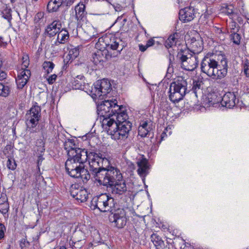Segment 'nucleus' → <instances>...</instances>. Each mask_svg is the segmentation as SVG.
Listing matches in <instances>:
<instances>
[{
  "instance_id": "13",
  "label": "nucleus",
  "mask_w": 249,
  "mask_h": 249,
  "mask_svg": "<svg viewBox=\"0 0 249 249\" xmlns=\"http://www.w3.org/2000/svg\"><path fill=\"white\" fill-rule=\"evenodd\" d=\"M25 118L27 128L24 138L27 142H31L32 141V137H33L34 133L36 132V130L34 128L38 124L39 119L32 118L29 115H26Z\"/></svg>"
},
{
  "instance_id": "9",
  "label": "nucleus",
  "mask_w": 249,
  "mask_h": 249,
  "mask_svg": "<svg viewBox=\"0 0 249 249\" xmlns=\"http://www.w3.org/2000/svg\"><path fill=\"white\" fill-rule=\"evenodd\" d=\"M219 57V54L208 53L202 59L201 62V71L208 76L214 78L215 68L217 66L216 60Z\"/></svg>"
},
{
  "instance_id": "31",
  "label": "nucleus",
  "mask_w": 249,
  "mask_h": 249,
  "mask_svg": "<svg viewBox=\"0 0 249 249\" xmlns=\"http://www.w3.org/2000/svg\"><path fill=\"white\" fill-rule=\"evenodd\" d=\"M69 38L68 32L64 29L60 30L58 33L57 40L60 43H64Z\"/></svg>"
},
{
  "instance_id": "58",
  "label": "nucleus",
  "mask_w": 249,
  "mask_h": 249,
  "mask_svg": "<svg viewBox=\"0 0 249 249\" xmlns=\"http://www.w3.org/2000/svg\"><path fill=\"white\" fill-rule=\"evenodd\" d=\"M110 4H111L113 6L116 11H119L121 10V6L120 5L117 4L116 5H115L114 4H112L111 3Z\"/></svg>"
},
{
  "instance_id": "32",
  "label": "nucleus",
  "mask_w": 249,
  "mask_h": 249,
  "mask_svg": "<svg viewBox=\"0 0 249 249\" xmlns=\"http://www.w3.org/2000/svg\"><path fill=\"white\" fill-rule=\"evenodd\" d=\"M85 243L86 240L84 239L75 241L70 240L69 242L70 245L72 249H80L85 245Z\"/></svg>"
},
{
  "instance_id": "16",
  "label": "nucleus",
  "mask_w": 249,
  "mask_h": 249,
  "mask_svg": "<svg viewBox=\"0 0 249 249\" xmlns=\"http://www.w3.org/2000/svg\"><path fill=\"white\" fill-rule=\"evenodd\" d=\"M196 11L192 6L185 7L180 10L178 14L179 18L184 22L192 21L196 17Z\"/></svg>"
},
{
  "instance_id": "51",
  "label": "nucleus",
  "mask_w": 249,
  "mask_h": 249,
  "mask_svg": "<svg viewBox=\"0 0 249 249\" xmlns=\"http://www.w3.org/2000/svg\"><path fill=\"white\" fill-rule=\"evenodd\" d=\"M23 62H22V67L24 68V69H26V68L28 67L29 65V58L27 56L23 57L22 58Z\"/></svg>"
},
{
  "instance_id": "2",
  "label": "nucleus",
  "mask_w": 249,
  "mask_h": 249,
  "mask_svg": "<svg viewBox=\"0 0 249 249\" xmlns=\"http://www.w3.org/2000/svg\"><path fill=\"white\" fill-rule=\"evenodd\" d=\"M101 167L95 173V180L101 185L110 187L113 195L120 196L125 194L128 188L120 170L109 165Z\"/></svg>"
},
{
  "instance_id": "38",
  "label": "nucleus",
  "mask_w": 249,
  "mask_h": 249,
  "mask_svg": "<svg viewBox=\"0 0 249 249\" xmlns=\"http://www.w3.org/2000/svg\"><path fill=\"white\" fill-rule=\"evenodd\" d=\"M43 68L47 73L51 72L54 68V64L51 61H45L43 63Z\"/></svg>"
},
{
  "instance_id": "1",
  "label": "nucleus",
  "mask_w": 249,
  "mask_h": 249,
  "mask_svg": "<svg viewBox=\"0 0 249 249\" xmlns=\"http://www.w3.org/2000/svg\"><path fill=\"white\" fill-rule=\"evenodd\" d=\"M83 154L73 157H68L65 162V169L67 173L71 177L77 178L78 173L82 167L83 164L88 160L89 165V170L95 178V173L98 172L103 166L109 165L108 159L101 153L94 152H83Z\"/></svg>"
},
{
  "instance_id": "28",
  "label": "nucleus",
  "mask_w": 249,
  "mask_h": 249,
  "mask_svg": "<svg viewBox=\"0 0 249 249\" xmlns=\"http://www.w3.org/2000/svg\"><path fill=\"white\" fill-rule=\"evenodd\" d=\"M80 178L83 183H87L90 178V174L88 169H85L83 166L79 172L78 173L77 178Z\"/></svg>"
},
{
  "instance_id": "27",
  "label": "nucleus",
  "mask_w": 249,
  "mask_h": 249,
  "mask_svg": "<svg viewBox=\"0 0 249 249\" xmlns=\"http://www.w3.org/2000/svg\"><path fill=\"white\" fill-rule=\"evenodd\" d=\"M62 4V2L57 0H50L48 3L47 8L50 13L56 12Z\"/></svg>"
},
{
  "instance_id": "10",
  "label": "nucleus",
  "mask_w": 249,
  "mask_h": 249,
  "mask_svg": "<svg viewBox=\"0 0 249 249\" xmlns=\"http://www.w3.org/2000/svg\"><path fill=\"white\" fill-rule=\"evenodd\" d=\"M108 218L109 221L114 223V226L118 228H123L125 226L127 222L126 212L123 209H114L110 212Z\"/></svg>"
},
{
  "instance_id": "46",
  "label": "nucleus",
  "mask_w": 249,
  "mask_h": 249,
  "mask_svg": "<svg viewBox=\"0 0 249 249\" xmlns=\"http://www.w3.org/2000/svg\"><path fill=\"white\" fill-rule=\"evenodd\" d=\"M19 245L20 248L23 249L24 248L28 247L30 244L29 242L27 241L26 239L23 238L20 240Z\"/></svg>"
},
{
  "instance_id": "43",
  "label": "nucleus",
  "mask_w": 249,
  "mask_h": 249,
  "mask_svg": "<svg viewBox=\"0 0 249 249\" xmlns=\"http://www.w3.org/2000/svg\"><path fill=\"white\" fill-rule=\"evenodd\" d=\"M31 76V71L29 70L24 69L20 71L17 77H26V78H29Z\"/></svg>"
},
{
  "instance_id": "24",
  "label": "nucleus",
  "mask_w": 249,
  "mask_h": 249,
  "mask_svg": "<svg viewBox=\"0 0 249 249\" xmlns=\"http://www.w3.org/2000/svg\"><path fill=\"white\" fill-rule=\"evenodd\" d=\"M206 101L209 106L216 107L220 102L221 103V97L219 96L215 93L208 94Z\"/></svg>"
},
{
  "instance_id": "17",
  "label": "nucleus",
  "mask_w": 249,
  "mask_h": 249,
  "mask_svg": "<svg viewBox=\"0 0 249 249\" xmlns=\"http://www.w3.org/2000/svg\"><path fill=\"white\" fill-rule=\"evenodd\" d=\"M137 164L138 167V174L141 177L144 178L149 173V166L148 160L142 156L137 160Z\"/></svg>"
},
{
  "instance_id": "29",
  "label": "nucleus",
  "mask_w": 249,
  "mask_h": 249,
  "mask_svg": "<svg viewBox=\"0 0 249 249\" xmlns=\"http://www.w3.org/2000/svg\"><path fill=\"white\" fill-rule=\"evenodd\" d=\"M41 108L37 105H35L32 107L27 112L26 115H29L32 118L39 119L40 117Z\"/></svg>"
},
{
  "instance_id": "54",
  "label": "nucleus",
  "mask_w": 249,
  "mask_h": 249,
  "mask_svg": "<svg viewBox=\"0 0 249 249\" xmlns=\"http://www.w3.org/2000/svg\"><path fill=\"white\" fill-rule=\"evenodd\" d=\"M7 43L6 42L3 41V38L2 36H0V46L2 47H6Z\"/></svg>"
},
{
  "instance_id": "62",
  "label": "nucleus",
  "mask_w": 249,
  "mask_h": 249,
  "mask_svg": "<svg viewBox=\"0 0 249 249\" xmlns=\"http://www.w3.org/2000/svg\"><path fill=\"white\" fill-rule=\"evenodd\" d=\"M122 19V16L118 17V18H117L116 19V20H115V22L114 23V24L115 23H116V22H118V21H119V20L120 19Z\"/></svg>"
},
{
  "instance_id": "22",
  "label": "nucleus",
  "mask_w": 249,
  "mask_h": 249,
  "mask_svg": "<svg viewBox=\"0 0 249 249\" xmlns=\"http://www.w3.org/2000/svg\"><path fill=\"white\" fill-rule=\"evenodd\" d=\"M202 41L200 40H196L195 38L191 39L190 42L189 44V47L190 49V52L193 53L194 54L196 53H198L202 50Z\"/></svg>"
},
{
  "instance_id": "53",
  "label": "nucleus",
  "mask_w": 249,
  "mask_h": 249,
  "mask_svg": "<svg viewBox=\"0 0 249 249\" xmlns=\"http://www.w3.org/2000/svg\"><path fill=\"white\" fill-rule=\"evenodd\" d=\"M154 43L155 40L153 38H150L147 41L146 45L148 47H149L153 46L154 44Z\"/></svg>"
},
{
  "instance_id": "47",
  "label": "nucleus",
  "mask_w": 249,
  "mask_h": 249,
  "mask_svg": "<svg viewBox=\"0 0 249 249\" xmlns=\"http://www.w3.org/2000/svg\"><path fill=\"white\" fill-rule=\"evenodd\" d=\"M44 14L43 12H38L35 16L34 21L35 22L37 23L38 22L40 19L43 18L44 17Z\"/></svg>"
},
{
  "instance_id": "56",
  "label": "nucleus",
  "mask_w": 249,
  "mask_h": 249,
  "mask_svg": "<svg viewBox=\"0 0 249 249\" xmlns=\"http://www.w3.org/2000/svg\"><path fill=\"white\" fill-rule=\"evenodd\" d=\"M237 23L234 22L232 21L230 23V26H231V31H235V29L236 27Z\"/></svg>"
},
{
  "instance_id": "3",
  "label": "nucleus",
  "mask_w": 249,
  "mask_h": 249,
  "mask_svg": "<svg viewBox=\"0 0 249 249\" xmlns=\"http://www.w3.org/2000/svg\"><path fill=\"white\" fill-rule=\"evenodd\" d=\"M111 44H109L108 48L112 50L117 51L113 53L108 50H98L92 54L91 60L94 65L99 66H103L104 63L112 57H115L120 53L123 48L125 46V44L120 38L113 37L111 40Z\"/></svg>"
},
{
  "instance_id": "7",
  "label": "nucleus",
  "mask_w": 249,
  "mask_h": 249,
  "mask_svg": "<svg viewBox=\"0 0 249 249\" xmlns=\"http://www.w3.org/2000/svg\"><path fill=\"white\" fill-rule=\"evenodd\" d=\"M177 58L182 69L188 71H193L198 66V57L190 53L189 49H181L178 52Z\"/></svg>"
},
{
  "instance_id": "55",
  "label": "nucleus",
  "mask_w": 249,
  "mask_h": 249,
  "mask_svg": "<svg viewBox=\"0 0 249 249\" xmlns=\"http://www.w3.org/2000/svg\"><path fill=\"white\" fill-rule=\"evenodd\" d=\"M148 46H147L146 45H143L142 44H140L139 45V50L142 52H144L146 50V49L148 48Z\"/></svg>"
},
{
  "instance_id": "39",
  "label": "nucleus",
  "mask_w": 249,
  "mask_h": 249,
  "mask_svg": "<svg viewBox=\"0 0 249 249\" xmlns=\"http://www.w3.org/2000/svg\"><path fill=\"white\" fill-rule=\"evenodd\" d=\"M233 7L231 5H228L227 4H224L222 6V12L225 13L229 16H231L233 13Z\"/></svg>"
},
{
  "instance_id": "25",
  "label": "nucleus",
  "mask_w": 249,
  "mask_h": 249,
  "mask_svg": "<svg viewBox=\"0 0 249 249\" xmlns=\"http://www.w3.org/2000/svg\"><path fill=\"white\" fill-rule=\"evenodd\" d=\"M121 107V109L120 111L115 112V116H114L115 123H121L124 122H128V115L126 113L125 111L122 110L124 107L122 106H120Z\"/></svg>"
},
{
  "instance_id": "42",
  "label": "nucleus",
  "mask_w": 249,
  "mask_h": 249,
  "mask_svg": "<svg viewBox=\"0 0 249 249\" xmlns=\"http://www.w3.org/2000/svg\"><path fill=\"white\" fill-rule=\"evenodd\" d=\"M7 168L11 170H14L17 167V164L14 159H8L7 161Z\"/></svg>"
},
{
  "instance_id": "44",
  "label": "nucleus",
  "mask_w": 249,
  "mask_h": 249,
  "mask_svg": "<svg viewBox=\"0 0 249 249\" xmlns=\"http://www.w3.org/2000/svg\"><path fill=\"white\" fill-rule=\"evenodd\" d=\"M244 73L247 77H249V60L246 59L243 64Z\"/></svg>"
},
{
  "instance_id": "12",
  "label": "nucleus",
  "mask_w": 249,
  "mask_h": 249,
  "mask_svg": "<svg viewBox=\"0 0 249 249\" xmlns=\"http://www.w3.org/2000/svg\"><path fill=\"white\" fill-rule=\"evenodd\" d=\"M70 194L73 198L83 202L88 197V194L86 189L78 184H72L70 188Z\"/></svg>"
},
{
  "instance_id": "19",
  "label": "nucleus",
  "mask_w": 249,
  "mask_h": 249,
  "mask_svg": "<svg viewBox=\"0 0 249 249\" xmlns=\"http://www.w3.org/2000/svg\"><path fill=\"white\" fill-rule=\"evenodd\" d=\"M151 241L157 249H170L173 248V245L166 242V245L161 237L156 233H153L150 237Z\"/></svg>"
},
{
  "instance_id": "59",
  "label": "nucleus",
  "mask_w": 249,
  "mask_h": 249,
  "mask_svg": "<svg viewBox=\"0 0 249 249\" xmlns=\"http://www.w3.org/2000/svg\"><path fill=\"white\" fill-rule=\"evenodd\" d=\"M74 0H66L67 5H70L72 4L73 3Z\"/></svg>"
},
{
  "instance_id": "23",
  "label": "nucleus",
  "mask_w": 249,
  "mask_h": 249,
  "mask_svg": "<svg viewBox=\"0 0 249 249\" xmlns=\"http://www.w3.org/2000/svg\"><path fill=\"white\" fill-rule=\"evenodd\" d=\"M150 123L148 120L142 121L141 122L138 127V134L142 137H145L149 135L150 127L149 124Z\"/></svg>"
},
{
  "instance_id": "11",
  "label": "nucleus",
  "mask_w": 249,
  "mask_h": 249,
  "mask_svg": "<svg viewBox=\"0 0 249 249\" xmlns=\"http://www.w3.org/2000/svg\"><path fill=\"white\" fill-rule=\"evenodd\" d=\"M217 66L215 68L214 78L221 79L224 78L228 72V60L224 55L219 54L216 60Z\"/></svg>"
},
{
  "instance_id": "34",
  "label": "nucleus",
  "mask_w": 249,
  "mask_h": 249,
  "mask_svg": "<svg viewBox=\"0 0 249 249\" xmlns=\"http://www.w3.org/2000/svg\"><path fill=\"white\" fill-rule=\"evenodd\" d=\"M231 39L233 43L239 45L240 43L241 36L240 34L236 33V31H231Z\"/></svg>"
},
{
  "instance_id": "50",
  "label": "nucleus",
  "mask_w": 249,
  "mask_h": 249,
  "mask_svg": "<svg viewBox=\"0 0 249 249\" xmlns=\"http://www.w3.org/2000/svg\"><path fill=\"white\" fill-rule=\"evenodd\" d=\"M43 154H36L38 156V159L37 160V166L38 167V170L40 169L39 166L41 165L43 160H44V158L43 157Z\"/></svg>"
},
{
  "instance_id": "6",
  "label": "nucleus",
  "mask_w": 249,
  "mask_h": 249,
  "mask_svg": "<svg viewBox=\"0 0 249 249\" xmlns=\"http://www.w3.org/2000/svg\"><path fill=\"white\" fill-rule=\"evenodd\" d=\"M187 79L182 76L178 78L170 86L169 98L174 103H178L183 99L189 91L187 89Z\"/></svg>"
},
{
  "instance_id": "21",
  "label": "nucleus",
  "mask_w": 249,
  "mask_h": 249,
  "mask_svg": "<svg viewBox=\"0 0 249 249\" xmlns=\"http://www.w3.org/2000/svg\"><path fill=\"white\" fill-rule=\"evenodd\" d=\"M75 18L79 22L84 21L86 19L87 12L86 6L82 3H79L75 7Z\"/></svg>"
},
{
  "instance_id": "60",
  "label": "nucleus",
  "mask_w": 249,
  "mask_h": 249,
  "mask_svg": "<svg viewBox=\"0 0 249 249\" xmlns=\"http://www.w3.org/2000/svg\"><path fill=\"white\" fill-rule=\"evenodd\" d=\"M40 31H41V30H40V28L37 27L36 26L35 27V32H36V34H39L40 33Z\"/></svg>"
},
{
  "instance_id": "20",
  "label": "nucleus",
  "mask_w": 249,
  "mask_h": 249,
  "mask_svg": "<svg viewBox=\"0 0 249 249\" xmlns=\"http://www.w3.org/2000/svg\"><path fill=\"white\" fill-rule=\"evenodd\" d=\"M61 28V24L58 20L53 21L47 26L44 34L50 37L54 36L60 31Z\"/></svg>"
},
{
  "instance_id": "45",
  "label": "nucleus",
  "mask_w": 249,
  "mask_h": 249,
  "mask_svg": "<svg viewBox=\"0 0 249 249\" xmlns=\"http://www.w3.org/2000/svg\"><path fill=\"white\" fill-rule=\"evenodd\" d=\"M9 204L7 202H4V203L0 204V212L2 213H6L8 212L9 210Z\"/></svg>"
},
{
  "instance_id": "30",
  "label": "nucleus",
  "mask_w": 249,
  "mask_h": 249,
  "mask_svg": "<svg viewBox=\"0 0 249 249\" xmlns=\"http://www.w3.org/2000/svg\"><path fill=\"white\" fill-rule=\"evenodd\" d=\"M177 36H178L177 34L175 33L169 36L164 43V45L166 48L169 49L176 46Z\"/></svg>"
},
{
  "instance_id": "52",
  "label": "nucleus",
  "mask_w": 249,
  "mask_h": 249,
  "mask_svg": "<svg viewBox=\"0 0 249 249\" xmlns=\"http://www.w3.org/2000/svg\"><path fill=\"white\" fill-rule=\"evenodd\" d=\"M72 60H71V58H70V56H68V55H67L66 57L64 59V63L67 65L70 63H71Z\"/></svg>"
},
{
  "instance_id": "64",
  "label": "nucleus",
  "mask_w": 249,
  "mask_h": 249,
  "mask_svg": "<svg viewBox=\"0 0 249 249\" xmlns=\"http://www.w3.org/2000/svg\"><path fill=\"white\" fill-rule=\"evenodd\" d=\"M165 131H164V132L162 133V134H161V137H162V138H163V135H165Z\"/></svg>"
},
{
  "instance_id": "8",
  "label": "nucleus",
  "mask_w": 249,
  "mask_h": 249,
  "mask_svg": "<svg viewBox=\"0 0 249 249\" xmlns=\"http://www.w3.org/2000/svg\"><path fill=\"white\" fill-rule=\"evenodd\" d=\"M114 200L107 194L93 197L91 201V207L93 209H99L102 212H112L114 207Z\"/></svg>"
},
{
  "instance_id": "63",
  "label": "nucleus",
  "mask_w": 249,
  "mask_h": 249,
  "mask_svg": "<svg viewBox=\"0 0 249 249\" xmlns=\"http://www.w3.org/2000/svg\"><path fill=\"white\" fill-rule=\"evenodd\" d=\"M59 249H67V248H66V247L65 246H61L59 248Z\"/></svg>"
},
{
  "instance_id": "57",
  "label": "nucleus",
  "mask_w": 249,
  "mask_h": 249,
  "mask_svg": "<svg viewBox=\"0 0 249 249\" xmlns=\"http://www.w3.org/2000/svg\"><path fill=\"white\" fill-rule=\"evenodd\" d=\"M169 53H170V57H169L170 64H169V67H168V70H167V71L168 72L173 71L172 68H171L170 67V66L171 65V58L172 57L174 58V56L172 55L170 52H169Z\"/></svg>"
},
{
  "instance_id": "26",
  "label": "nucleus",
  "mask_w": 249,
  "mask_h": 249,
  "mask_svg": "<svg viewBox=\"0 0 249 249\" xmlns=\"http://www.w3.org/2000/svg\"><path fill=\"white\" fill-rule=\"evenodd\" d=\"M45 142L43 137L37 139L36 142L35 152L36 154H44L45 148Z\"/></svg>"
},
{
  "instance_id": "61",
  "label": "nucleus",
  "mask_w": 249,
  "mask_h": 249,
  "mask_svg": "<svg viewBox=\"0 0 249 249\" xmlns=\"http://www.w3.org/2000/svg\"><path fill=\"white\" fill-rule=\"evenodd\" d=\"M92 1L93 2H97V1H106L107 2H108L109 4H111V2L109 1V0H90Z\"/></svg>"
},
{
  "instance_id": "14",
  "label": "nucleus",
  "mask_w": 249,
  "mask_h": 249,
  "mask_svg": "<svg viewBox=\"0 0 249 249\" xmlns=\"http://www.w3.org/2000/svg\"><path fill=\"white\" fill-rule=\"evenodd\" d=\"M64 147L67 153L68 157H73L83 154V152H88L85 149L77 148L74 143V140L68 139L64 142Z\"/></svg>"
},
{
  "instance_id": "35",
  "label": "nucleus",
  "mask_w": 249,
  "mask_h": 249,
  "mask_svg": "<svg viewBox=\"0 0 249 249\" xmlns=\"http://www.w3.org/2000/svg\"><path fill=\"white\" fill-rule=\"evenodd\" d=\"M72 87L75 89H79L84 90L85 89V85L84 83L81 79L79 80L78 79H74L72 83Z\"/></svg>"
},
{
  "instance_id": "18",
  "label": "nucleus",
  "mask_w": 249,
  "mask_h": 249,
  "mask_svg": "<svg viewBox=\"0 0 249 249\" xmlns=\"http://www.w3.org/2000/svg\"><path fill=\"white\" fill-rule=\"evenodd\" d=\"M236 98L234 92H228L221 98V105L227 108H231L236 104Z\"/></svg>"
},
{
  "instance_id": "40",
  "label": "nucleus",
  "mask_w": 249,
  "mask_h": 249,
  "mask_svg": "<svg viewBox=\"0 0 249 249\" xmlns=\"http://www.w3.org/2000/svg\"><path fill=\"white\" fill-rule=\"evenodd\" d=\"M79 54V49L77 48H71L69 50V52L68 53V56H70L71 58V60H74L76 58Z\"/></svg>"
},
{
  "instance_id": "5",
  "label": "nucleus",
  "mask_w": 249,
  "mask_h": 249,
  "mask_svg": "<svg viewBox=\"0 0 249 249\" xmlns=\"http://www.w3.org/2000/svg\"><path fill=\"white\" fill-rule=\"evenodd\" d=\"M121 109V107L117 105L116 100H105L98 106V114L104 128L106 126L104 124L103 121L105 120H107V121H114L115 120L114 116H115V112L120 111Z\"/></svg>"
},
{
  "instance_id": "48",
  "label": "nucleus",
  "mask_w": 249,
  "mask_h": 249,
  "mask_svg": "<svg viewBox=\"0 0 249 249\" xmlns=\"http://www.w3.org/2000/svg\"><path fill=\"white\" fill-rule=\"evenodd\" d=\"M5 231L6 227L2 223H0V239L4 238Z\"/></svg>"
},
{
  "instance_id": "36",
  "label": "nucleus",
  "mask_w": 249,
  "mask_h": 249,
  "mask_svg": "<svg viewBox=\"0 0 249 249\" xmlns=\"http://www.w3.org/2000/svg\"><path fill=\"white\" fill-rule=\"evenodd\" d=\"M29 78L26 77H18L16 79L17 87L18 89H22L27 84Z\"/></svg>"
},
{
  "instance_id": "15",
  "label": "nucleus",
  "mask_w": 249,
  "mask_h": 249,
  "mask_svg": "<svg viewBox=\"0 0 249 249\" xmlns=\"http://www.w3.org/2000/svg\"><path fill=\"white\" fill-rule=\"evenodd\" d=\"M94 89L95 94L100 97L110 92L111 90V85L108 79H103L96 82L94 85Z\"/></svg>"
},
{
  "instance_id": "49",
  "label": "nucleus",
  "mask_w": 249,
  "mask_h": 249,
  "mask_svg": "<svg viewBox=\"0 0 249 249\" xmlns=\"http://www.w3.org/2000/svg\"><path fill=\"white\" fill-rule=\"evenodd\" d=\"M57 78V75L55 74H52L47 78L48 84H53L54 83Z\"/></svg>"
},
{
  "instance_id": "37",
  "label": "nucleus",
  "mask_w": 249,
  "mask_h": 249,
  "mask_svg": "<svg viewBox=\"0 0 249 249\" xmlns=\"http://www.w3.org/2000/svg\"><path fill=\"white\" fill-rule=\"evenodd\" d=\"M10 92L9 87L0 82V96L7 97L9 94Z\"/></svg>"
},
{
  "instance_id": "33",
  "label": "nucleus",
  "mask_w": 249,
  "mask_h": 249,
  "mask_svg": "<svg viewBox=\"0 0 249 249\" xmlns=\"http://www.w3.org/2000/svg\"><path fill=\"white\" fill-rule=\"evenodd\" d=\"M2 17L6 19L9 23H11L12 17V10L10 8L6 7L1 12Z\"/></svg>"
},
{
  "instance_id": "4",
  "label": "nucleus",
  "mask_w": 249,
  "mask_h": 249,
  "mask_svg": "<svg viewBox=\"0 0 249 249\" xmlns=\"http://www.w3.org/2000/svg\"><path fill=\"white\" fill-rule=\"evenodd\" d=\"M104 125L107 133L115 140L127 138L128 133L131 129L132 124L130 122H124L119 124L114 121L107 120L103 121Z\"/></svg>"
},
{
  "instance_id": "41",
  "label": "nucleus",
  "mask_w": 249,
  "mask_h": 249,
  "mask_svg": "<svg viewBox=\"0 0 249 249\" xmlns=\"http://www.w3.org/2000/svg\"><path fill=\"white\" fill-rule=\"evenodd\" d=\"M201 86V82L199 81H194L192 91L195 94L196 97H197V91L200 90Z\"/></svg>"
}]
</instances>
